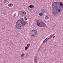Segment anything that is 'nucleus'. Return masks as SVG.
Instances as JSON below:
<instances>
[{
    "label": "nucleus",
    "instance_id": "nucleus-25",
    "mask_svg": "<svg viewBox=\"0 0 63 63\" xmlns=\"http://www.w3.org/2000/svg\"><path fill=\"white\" fill-rule=\"evenodd\" d=\"M20 34V33H17V35H19Z\"/></svg>",
    "mask_w": 63,
    "mask_h": 63
},
{
    "label": "nucleus",
    "instance_id": "nucleus-21",
    "mask_svg": "<svg viewBox=\"0 0 63 63\" xmlns=\"http://www.w3.org/2000/svg\"><path fill=\"white\" fill-rule=\"evenodd\" d=\"M24 18L25 19V20H27V18L26 17H25Z\"/></svg>",
    "mask_w": 63,
    "mask_h": 63
},
{
    "label": "nucleus",
    "instance_id": "nucleus-23",
    "mask_svg": "<svg viewBox=\"0 0 63 63\" xmlns=\"http://www.w3.org/2000/svg\"><path fill=\"white\" fill-rule=\"evenodd\" d=\"M3 14H4V15H5L6 14L5 13H4V12L3 13Z\"/></svg>",
    "mask_w": 63,
    "mask_h": 63
},
{
    "label": "nucleus",
    "instance_id": "nucleus-22",
    "mask_svg": "<svg viewBox=\"0 0 63 63\" xmlns=\"http://www.w3.org/2000/svg\"><path fill=\"white\" fill-rule=\"evenodd\" d=\"M28 53H27L26 54V56H28Z\"/></svg>",
    "mask_w": 63,
    "mask_h": 63
},
{
    "label": "nucleus",
    "instance_id": "nucleus-1",
    "mask_svg": "<svg viewBox=\"0 0 63 63\" xmlns=\"http://www.w3.org/2000/svg\"><path fill=\"white\" fill-rule=\"evenodd\" d=\"M27 24V22L24 21L23 18H21L16 22L15 27L17 29H19L22 28V26H25Z\"/></svg>",
    "mask_w": 63,
    "mask_h": 63
},
{
    "label": "nucleus",
    "instance_id": "nucleus-5",
    "mask_svg": "<svg viewBox=\"0 0 63 63\" xmlns=\"http://www.w3.org/2000/svg\"><path fill=\"white\" fill-rule=\"evenodd\" d=\"M31 34L32 36L33 37L34 36H35L37 35V31L36 30H32V31Z\"/></svg>",
    "mask_w": 63,
    "mask_h": 63
},
{
    "label": "nucleus",
    "instance_id": "nucleus-13",
    "mask_svg": "<svg viewBox=\"0 0 63 63\" xmlns=\"http://www.w3.org/2000/svg\"><path fill=\"white\" fill-rule=\"evenodd\" d=\"M24 55V53H23L21 54V57H23Z\"/></svg>",
    "mask_w": 63,
    "mask_h": 63
},
{
    "label": "nucleus",
    "instance_id": "nucleus-10",
    "mask_svg": "<svg viewBox=\"0 0 63 63\" xmlns=\"http://www.w3.org/2000/svg\"><path fill=\"white\" fill-rule=\"evenodd\" d=\"M47 40H48V39L47 38L45 39L43 42V43H46V42L47 41Z\"/></svg>",
    "mask_w": 63,
    "mask_h": 63
},
{
    "label": "nucleus",
    "instance_id": "nucleus-16",
    "mask_svg": "<svg viewBox=\"0 0 63 63\" xmlns=\"http://www.w3.org/2000/svg\"><path fill=\"white\" fill-rule=\"evenodd\" d=\"M48 16H47L45 17V19H48Z\"/></svg>",
    "mask_w": 63,
    "mask_h": 63
},
{
    "label": "nucleus",
    "instance_id": "nucleus-11",
    "mask_svg": "<svg viewBox=\"0 0 63 63\" xmlns=\"http://www.w3.org/2000/svg\"><path fill=\"white\" fill-rule=\"evenodd\" d=\"M9 7H12L13 6V4L12 3H10L8 5Z\"/></svg>",
    "mask_w": 63,
    "mask_h": 63
},
{
    "label": "nucleus",
    "instance_id": "nucleus-20",
    "mask_svg": "<svg viewBox=\"0 0 63 63\" xmlns=\"http://www.w3.org/2000/svg\"><path fill=\"white\" fill-rule=\"evenodd\" d=\"M54 3H53L52 4V7H54Z\"/></svg>",
    "mask_w": 63,
    "mask_h": 63
},
{
    "label": "nucleus",
    "instance_id": "nucleus-27",
    "mask_svg": "<svg viewBox=\"0 0 63 63\" xmlns=\"http://www.w3.org/2000/svg\"><path fill=\"white\" fill-rule=\"evenodd\" d=\"M28 8H29V6H28Z\"/></svg>",
    "mask_w": 63,
    "mask_h": 63
},
{
    "label": "nucleus",
    "instance_id": "nucleus-14",
    "mask_svg": "<svg viewBox=\"0 0 63 63\" xmlns=\"http://www.w3.org/2000/svg\"><path fill=\"white\" fill-rule=\"evenodd\" d=\"M30 46V44H29L27 45V46L28 47H29Z\"/></svg>",
    "mask_w": 63,
    "mask_h": 63
},
{
    "label": "nucleus",
    "instance_id": "nucleus-8",
    "mask_svg": "<svg viewBox=\"0 0 63 63\" xmlns=\"http://www.w3.org/2000/svg\"><path fill=\"white\" fill-rule=\"evenodd\" d=\"M34 5L33 4L30 5L29 6L30 8L31 9H32V8H34Z\"/></svg>",
    "mask_w": 63,
    "mask_h": 63
},
{
    "label": "nucleus",
    "instance_id": "nucleus-4",
    "mask_svg": "<svg viewBox=\"0 0 63 63\" xmlns=\"http://www.w3.org/2000/svg\"><path fill=\"white\" fill-rule=\"evenodd\" d=\"M35 24H37L38 26L42 27H45L46 26V24L44 22L41 21L40 20L38 19L36 20Z\"/></svg>",
    "mask_w": 63,
    "mask_h": 63
},
{
    "label": "nucleus",
    "instance_id": "nucleus-7",
    "mask_svg": "<svg viewBox=\"0 0 63 63\" xmlns=\"http://www.w3.org/2000/svg\"><path fill=\"white\" fill-rule=\"evenodd\" d=\"M21 15L23 16H25L26 14V12L24 11H21L20 13Z\"/></svg>",
    "mask_w": 63,
    "mask_h": 63
},
{
    "label": "nucleus",
    "instance_id": "nucleus-17",
    "mask_svg": "<svg viewBox=\"0 0 63 63\" xmlns=\"http://www.w3.org/2000/svg\"><path fill=\"white\" fill-rule=\"evenodd\" d=\"M34 59H37V57L36 55L34 57Z\"/></svg>",
    "mask_w": 63,
    "mask_h": 63
},
{
    "label": "nucleus",
    "instance_id": "nucleus-26",
    "mask_svg": "<svg viewBox=\"0 0 63 63\" xmlns=\"http://www.w3.org/2000/svg\"><path fill=\"white\" fill-rule=\"evenodd\" d=\"M11 44H11V45L13 46V42H11Z\"/></svg>",
    "mask_w": 63,
    "mask_h": 63
},
{
    "label": "nucleus",
    "instance_id": "nucleus-9",
    "mask_svg": "<svg viewBox=\"0 0 63 63\" xmlns=\"http://www.w3.org/2000/svg\"><path fill=\"white\" fill-rule=\"evenodd\" d=\"M46 12V10L45 9H43L42 10V12L43 14H44Z\"/></svg>",
    "mask_w": 63,
    "mask_h": 63
},
{
    "label": "nucleus",
    "instance_id": "nucleus-24",
    "mask_svg": "<svg viewBox=\"0 0 63 63\" xmlns=\"http://www.w3.org/2000/svg\"><path fill=\"white\" fill-rule=\"evenodd\" d=\"M55 36H52V38H55Z\"/></svg>",
    "mask_w": 63,
    "mask_h": 63
},
{
    "label": "nucleus",
    "instance_id": "nucleus-19",
    "mask_svg": "<svg viewBox=\"0 0 63 63\" xmlns=\"http://www.w3.org/2000/svg\"><path fill=\"white\" fill-rule=\"evenodd\" d=\"M34 62H36L37 61V59H34Z\"/></svg>",
    "mask_w": 63,
    "mask_h": 63
},
{
    "label": "nucleus",
    "instance_id": "nucleus-12",
    "mask_svg": "<svg viewBox=\"0 0 63 63\" xmlns=\"http://www.w3.org/2000/svg\"><path fill=\"white\" fill-rule=\"evenodd\" d=\"M39 15L40 16H43V13L42 12L41 13H39Z\"/></svg>",
    "mask_w": 63,
    "mask_h": 63
},
{
    "label": "nucleus",
    "instance_id": "nucleus-2",
    "mask_svg": "<svg viewBox=\"0 0 63 63\" xmlns=\"http://www.w3.org/2000/svg\"><path fill=\"white\" fill-rule=\"evenodd\" d=\"M55 5V8L56 9L54 10L53 12V15H55V14H57L58 13H59L60 12V3L58 2H54Z\"/></svg>",
    "mask_w": 63,
    "mask_h": 63
},
{
    "label": "nucleus",
    "instance_id": "nucleus-6",
    "mask_svg": "<svg viewBox=\"0 0 63 63\" xmlns=\"http://www.w3.org/2000/svg\"><path fill=\"white\" fill-rule=\"evenodd\" d=\"M60 13H61V10L62 9H63V3L62 2H60Z\"/></svg>",
    "mask_w": 63,
    "mask_h": 63
},
{
    "label": "nucleus",
    "instance_id": "nucleus-3",
    "mask_svg": "<svg viewBox=\"0 0 63 63\" xmlns=\"http://www.w3.org/2000/svg\"><path fill=\"white\" fill-rule=\"evenodd\" d=\"M55 5V8L56 9L54 10L53 12V15H55V14H57L58 13H59L60 12V3L58 2H54Z\"/></svg>",
    "mask_w": 63,
    "mask_h": 63
},
{
    "label": "nucleus",
    "instance_id": "nucleus-15",
    "mask_svg": "<svg viewBox=\"0 0 63 63\" xmlns=\"http://www.w3.org/2000/svg\"><path fill=\"white\" fill-rule=\"evenodd\" d=\"M27 49H28V47L27 46L25 47V50H27Z\"/></svg>",
    "mask_w": 63,
    "mask_h": 63
},
{
    "label": "nucleus",
    "instance_id": "nucleus-18",
    "mask_svg": "<svg viewBox=\"0 0 63 63\" xmlns=\"http://www.w3.org/2000/svg\"><path fill=\"white\" fill-rule=\"evenodd\" d=\"M7 0H4V2L6 3L7 2Z\"/></svg>",
    "mask_w": 63,
    "mask_h": 63
}]
</instances>
